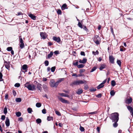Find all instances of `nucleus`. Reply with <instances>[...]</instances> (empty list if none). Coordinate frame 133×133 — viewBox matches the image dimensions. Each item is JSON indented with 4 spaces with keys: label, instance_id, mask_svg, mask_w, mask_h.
I'll list each match as a JSON object with an SVG mask.
<instances>
[{
    "label": "nucleus",
    "instance_id": "f257e3e1",
    "mask_svg": "<svg viewBox=\"0 0 133 133\" xmlns=\"http://www.w3.org/2000/svg\"><path fill=\"white\" fill-rule=\"evenodd\" d=\"M119 114L117 113L112 114L111 115L110 118L113 121V122H117L118 120Z\"/></svg>",
    "mask_w": 133,
    "mask_h": 133
},
{
    "label": "nucleus",
    "instance_id": "f03ea898",
    "mask_svg": "<svg viewBox=\"0 0 133 133\" xmlns=\"http://www.w3.org/2000/svg\"><path fill=\"white\" fill-rule=\"evenodd\" d=\"M25 86L29 90L33 91L36 90L35 86L33 84H30L27 82L25 84Z\"/></svg>",
    "mask_w": 133,
    "mask_h": 133
},
{
    "label": "nucleus",
    "instance_id": "7ed1b4c3",
    "mask_svg": "<svg viewBox=\"0 0 133 133\" xmlns=\"http://www.w3.org/2000/svg\"><path fill=\"white\" fill-rule=\"evenodd\" d=\"M87 83V81L83 80H78L75 81L71 84V85L73 86V85H78L80 84H86Z\"/></svg>",
    "mask_w": 133,
    "mask_h": 133
},
{
    "label": "nucleus",
    "instance_id": "20e7f679",
    "mask_svg": "<svg viewBox=\"0 0 133 133\" xmlns=\"http://www.w3.org/2000/svg\"><path fill=\"white\" fill-rule=\"evenodd\" d=\"M50 84L51 87L52 88L54 87L56 88L58 85L57 82L55 83V82L53 80H51Z\"/></svg>",
    "mask_w": 133,
    "mask_h": 133
},
{
    "label": "nucleus",
    "instance_id": "39448f33",
    "mask_svg": "<svg viewBox=\"0 0 133 133\" xmlns=\"http://www.w3.org/2000/svg\"><path fill=\"white\" fill-rule=\"evenodd\" d=\"M58 99L62 102L64 103H69V102L67 100L64 99L60 96H58Z\"/></svg>",
    "mask_w": 133,
    "mask_h": 133
},
{
    "label": "nucleus",
    "instance_id": "423d86ee",
    "mask_svg": "<svg viewBox=\"0 0 133 133\" xmlns=\"http://www.w3.org/2000/svg\"><path fill=\"white\" fill-rule=\"evenodd\" d=\"M41 85L39 83H38L37 85V90L40 92H41L42 90V88L41 87Z\"/></svg>",
    "mask_w": 133,
    "mask_h": 133
},
{
    "label": "nucleus",
    "instance_id": "0eeeda50",
    "mask_svg": "<svg viewBox=\"0 0 133 133\" xmlns=\"http://www.w3.org/2000/svg\"><path fill=\"white\" fill-rule=\"evenodd\" d=\"M40 35L41 37L43 39H45L47 37V35L45 32H41Z\"/></svg>",
    "mask_w": 133,
    "mask_h": 133
},
{
    "label": "nucleus",
    "instance_id": "6e6552de",
    "mask_svg": "<svg viewBox=\"0 0 133 133\" xmlns=\"http://www.w3.org/2000/svg\"><path fill=\"white\" fill-rule=\"evenodd\" d=\"M125 102L127 103L130 104L132 102V99L131 97L126 98L125 100Z\"/></svg>",
    "mask_w": 133,
    "mask_h": 133
},
{
    "label": "nucleus",
    "instance_id": "1a4fd4ad",
    "mask_svg": "<svg viewBox=\"0 0 133 133\" xmlns=\"http://www.w3.org/2000/svg\"><path fill=\"white\" fill-rule=\"evenodd\" d=\"M53 39L54 40L56 41L57 42L59 43L61 41V39L59 37H56L54 36L53 37Z\"/></svg>",
    "mask_w": 133,
    "mask_h": 133
},
{
    "label": "nucleus",
    "instance_id": "9d476101",
    "mask_svg": "<svg viewBox=\"0 0 133 133\" xmlns=\"http://www.w3.org/2000/svg\"><path fill=\"white\" fill-rule=\"evenodd\" d=\"M78 26L80 27L81 28H83V29L87 31V29L86 28V26H84L83 27L82 24L80 22H79L78 24Z\"/></svg>",
    "mask_w": 133,
    "mask_h": 133
},
{
    "label": "nucleus",
    "instance_id": "9b49d317",
    "mask_svg": "<svg viewBox=\"0 0 133 133\" xmlns=\"http://www.w3.org/2000/svg\"><path fill=\"white\" fill-rule=\"evenodd\" d=\"M5 123L6 126L8 127L10 125V121L8 117L6 118Z\"/></svg>",
    "mask_w": 133,
    "mask_h": 133
},
{
    "label": "nucleus",
    "instance_id": "f8f14e48",
    "mask_svg": "<svg viewBox=\"0 0 133 133\" xmlns=\"http://www.w3.org/2000/svg\"><path fill=\"white\" fill-rule=\"evenodd\" d=\"M28 15L32 19L34 20H35L36 19V17L35 15H33L29 13V14H28Z\"/></svg>",
    "mask_w": 133,
    "mask_h": 133
},
{
    "label": "nucleus",
    "instance_id": "ddd939ff",
    "mask_svg": "<svg viewBox=\"0 0 133 133\" xmlns=\"http://www.w3.org/2000/svg\"><path fill=\"white\" fill-rule=\"evenodd\" d=\"M5 66L6 67V68L9 70V69L10 67V66L9 64V62L8 63L7 62L5 61Z\"/></svg>",
    "mask_w": 133,
    "mask_h": 133
},
{
    "label": "nucleus",
    "instance_id": "4468645a",
    "mask_svg": "<svg viewBox=\"0 0 133 133\" xmlns=\"http://www.w3.org/2000/svg\"><path fill=\"white\" fill-rule=\"evenodd\" d=\"M87 61V59H83L82 60L80 59L79 62L80 63L84 64L86 63Z\"/></svg>",
    "mask_w": 133,
    "mask_h": 133
},
{
    "label": "nucleus",
    "instance_id": "2eb2a0df",
    "mask_svg": "<svg viewBox=\"0 0 133 133\" xmlns=\"http://www.w3.org/2000/svg\"><path fill=\"white\" fill-rule=\"evenodd\" d=\"M67 5L66 4H64L61 7V9L62 10H63L65 9H67Z\"/></svg>",
    "mask_w": 133,
    "mask_h": 133
},
{
    "label": "nucleus",
    "instance_id": "dca6fc26",
    "mask_svg": "<svg viewBox=\"0 0 133 133\" xmlns=\"http://www.w3.org/2000/svg\"><path fill=\"white\" fill-rule=\"evenodd\" d=\"M83 92V90L82 89H78V91L76 92V93L78 94H80L82 93Z\"/></svg>",
    "mask_w": 133,
    "mask_h": 133
},
{
    "label": "nucleus",
    "instance_id": "f3484780",
    "mask_svg": "<svg viewBox=\"0 0 133 133\" xmlns=\"http://www.w3.org/2000/svg\"><path fill=\"white\" fill-rule=\"evenodd\" d=\"M127 108L128 110L130 112L133 111V109L131 106H128L127 107Z\"/></svg>",
    "mask_w": 133,
    "mask_h": 133
},
{
    "label": "nucleus",
    "instance_id": "a211bd4d",
    "mask_svg": "<svg viewBox=\"0 0 133 133\" xmlns=\"http://www.w3.org/2000/svg\"><path fill=\"white\" fill-rule=\"evenodd\" d=\"M43 88L44 90L45 91H47L48 89V87L46 85H43Z\"/></svg>",
    "mask_w": 133,
    "mask_h": 133
},
{
    "label": "nucleus",
    "instance_id": "6ab92c4d",
    "mask_svg": "<svg viewBox=\"0 0 133 133\" xmlns=\"http://www.w3.org/2000/svg\"><path fill=\"white\" fill-rule=\"evenodd\" d=\"M104 86V85L101 84V83L97 87V89H99L102 88L103 86Z\"/></svg>",
    "mask_w": 133,
    "mask_h": 133
},
{
    "label": "nucleus",
    "instance_id": "aec40b11",
    "mask_svg": "<svg viewBox=\"0 0 133 133\" xmlns=\"http://www.w3.org/2000/svg\"><path fill=\"white\" fill-rule=\"evenodd\" d=\"M64 80V78H61L60 79H59L58 80V81H57V83L58 84H59V83L63 81Z\"/></svg>",
    "mask_w": 133,
    "mask_h": 133
},
{
    "label": "nucleus",
    "instance_id": "412c9836",
    "mask_svg": "<svg viewBox=\"0 0 133 133\" xmlns=\"http://www.w3.org/2000/svg\"><path fill=\"white\" fill-rule=\"evenodd\" d=\"M27 111L28 113H31V112L32 111V110L31 108H29L27 109Z\"/></svg>",
    "mask_w": 133,
    "mask_h": 133
},
{
    "label": "nucleus",
    "instance_id": "4be33fe9",
    "mask_svg": "<svg viewBox=\"0 0 133 133\" xmlns=\"http://www.w3.org/2000/svg\"><path fill=\"white\" fill-rule=\"evenodd\" d=\"M36 122L37 124H39L41 123L42 122L41 120L39 118L37 119L36 120Z\"/></svg>",
    "mask_w": 133,
    "mask_h": 133
},
{
    "label": "nucleus",
    "instance_id": "5701e85b",
    "mask_svg": "<svg viewBox=\"0 0 133 133\" xmlns=\"http://www.w3.org/2000/svg\"><path fill=\"white\" fill-rule=\"evenodd\" d=\"M41 104L40 103H36V106L38 108H39L41 106Z\"/></svg>",
    "mask_w": 133,
    "mask_h": 133
},
{
    "label": "nucleus",
    "instance_id": "b1692460",
    "mask_svg": "<svg viewBox=\"0 0 133 133\" xmlns=\"http://www.w3.org/2000/svg\"><path fill=\"white\" fill-rule=\"evenodd\" d=\"M53 118L52 116H48L47 118V119L48 121H50L51 120H53Z\"/></svg>",
    "mask_w": 133,
    "mask_h": 133
},
{
    "label": "nucleus",
    "instance_id": "393cba45",
    "mask_svg": "<svg viewBox=\"0 0 133 133\" xmlns=\"http://www.w3.org/2000/svg\"><path fill=\"white\" fill-rule=\"evenodd\" d=\"M53 53L52 52H51L48 55V58H50L53 55Z\"/></svg>",
    "mask_w": 133,
    "mask_h": 133
},
{
    "label": "nucleus",
    "instance_id": "a878e982",
    "mask_svg": "<svg viewBox=\"0 0 133 133\" xmlns=\"http://www.w3.org/2000/svg\"><path fill=\"white\" fill-rule=\"evenodd\" d=\"M27 65H24L22 66V69L23 70H26L27 68Z\"/></svg>",
    "mask_w": 133,
    "mask_h": 133
},
{
    "label": "nucleus",
    "instance_id": "bb28decb",
    "mask_svg": "<svg viewBox=\"0 0 133 133\" xmlns=\"http://www.w3.org/2000/svg\"><path fill=\"white\" fill-rule=\"evenodd\" d=\"M16 101L17 102H19L21 101V99L19 98H17L16 99Z\"/></svg>",
    "mask_w": 133,
    "mask_h": 133
},
{
    "label": "nucleus",
    "instance_id": "cd10ccee",
    "mask_svg": "<svg viewBox=\"0 0 133 133\" xmlns=\"http://www.w3.org/2000/svg\"><path fill=\"white\" fill-rule=\"evenodd\" d=\"M19 46L21 49H22L24 46V43H20V44H19Z\"/></svg>",
    "mask_w": 133,
    "mask_h": 133
},
{
    "label": "nucleus",
    "instance_id": "c85d7f7f",
    "mask_svg": "<svg viewBox=\"0 0 133 133\" xmlns=\"http://www.w3.org/2000/svg\"><path fill=\"white\" fill-rule=\"evenodd\" d=\"M111 84L112 86H114L116 84V83L114 80H113L111 81Z\"/></svg>",
    "mask_w": 133,
    "mask_h": 133
},
{
    "label": "nucleus",
    "instance_id": "c756f323",
    "mask_svg": "<svg viewBox=\"0 0 133 133\" xmlns=\"http://www.w3.org/2000/svg\"><path fill=\"white\" fill-rule=\"evenodd\" d=\"M105 65H101V66L99 68V69L100 70H102L103 69H104L105 67Z\"/></svg>",
    "mask_w": 133,
    "mask_h": 133
},
{
    "label": "nucleus",
    "instance_id": "7c9ffc66",
    "mask_svg": "<svg viewBox=\"0 0 133 133\" xmlns=\"http://www.w3.org/2000/svg\"><path fill=\"white\" fill-rule=\"evenodd\" d=\"M117 63L120 66H121V63L120 60L118 59H117Z\"/></svg>",
    "mask_w": 133,
    "mask_h": 133
},
{
    "label": "nucleus",
    "instance_id": "2f4dec72",
    "mask_svg": "<svg viewBox=\"0 0 133 133\" xmlns=\"http://www.w3.org/2000/svg\"><path fill=\"white\" fill-rule=\"evenodd\" d=\"M84 66V65L83 64H81L78 65L77 67L78 68H81L83 67Z\"/></svg>",
    "mask_w": 133,
    "mask_h": 133
},
{
    "label": "nucleus",
    "instance_id": "473e14b6",
    "mask_svg": "<svg viewBox=\"0 0 133 133\" xmlns=\"http://www.w3.org/2000/svg\"><path fill=\"white\" fill-rule=\"evenodd\" d=\"M99 40H100V39H97L96 40L94 41V42L97 44H98L99 43Z\"/></svg>",
    "mask_w": 133,
    "mask_h": 133
},
{
    "label": "nucleus",
    "instance_id": "72a5a7b5",
    "mask_svg": "<svg viewBox=\"0 0 133 133\" xmlns=\"http://www.w3.org/2000/svg\"><path fill=\"white\" fill-rule=\"evenodd\" d=\"M16 115L17 117H19L21 115V113L20 112H18L16 113Z\"/></svg>",
    "mask_w": 133,
    "mask_h": 133
},
{
    "label": "nucleus",
    "instance_id": "f704fd0d",
    "mask_svg": "<svg viewBox=\"0 0 133 133\" xmlns=\"http://www.w3.org/2000/svg\"><path fill=\"white\" fill-rule=\"evenodd\" d=\"M115 92L113 90H111L110 92V94L111 95L113 96L115 94Z\"/></svg>",
    "mask_w": 133,
    "mask_h": 133
},
{
    "label": "nucleus",
    "instance_id": "c9c22d12",
    "mask_svg": "<svg viewBox=\"0 0 133 133\" xmlns=\"http://www.w3.org/2000/svg\"><path fill=\"white\" fill-rule=\"evenodd\" d=\"M92 54H93L95 55L98 54V51L96 50V52L93 51Z\"/></svg>",
    "mask_w": 133,
    "mask_h": 133
},
{
    "label": "nucleus",
    "instance_id": "e433bc0d",
    "mask_svg": "<svg viewBox=\"0 0 133 133\" xmlns=\"http://www.w3.org/2000/svg\"><path fill=\"white\" fill-rule=\"evenodd\" d=\"M110 62L112 63H114V59H109Z\"/></svg>",
    "mask_w": 133,
    "mask_h": 133
},
{
    "label": "nucleus",
    "instance_id": "4c0bfd02",
    "mask_svg": "<svg viewBox=\"0 0 133 133\" xmlns=\"http://www.w3.org/2000/svg\"><path fill=\"white\" fill-rule=\"evenodd\" d=\"M80 130L81 131H84V129L83 127L80 126Z\"/></svg>",
    "mask_w": 133,
    "mask_h": 133
},
{
    "label": "nucleus",
    "instance_id": "58836bf2",
    "mask_svg": "<svg viewBox=\"0 0 133 133\" xmlns=\"http://www.w3.org/2000/svg\"><path fill=\"white\" fill-rule=\"evenodd\" d=\"M4 113L5 114H6L7 112V109L6 107H5L4 109Z\"/></svg>",
    "mask_w": 133,
    "mask_h": 133
},
{
    "label": "nucleus",
    "instance_id": "ea45409f",
    "mask_svg": "<svg viewBox=\"0 0 133 133\" xmlns=\"http://www.w3.org/2000/svg\"><path fill=\"white\" fill-rule=\"evenodd\" d=\"M44 64L46 66H47L49 65V62L48 61H46L44 62Z\"/></svg>",
    "mask_w": 133,
    "mask_h": 133
},
{
    "label": "nucleus",
    "instance_id": "a19ab883",
    "mask_svg": "<svg viewBox=\"0 0 133 133\" xmlns=\"http://www.w3.org/2000/svg\"><path fill=\"white\" fill-rule=\"evenodd\" d=\"M55 66L52 67L51 68V71L52 72H54L55 71Z\"/></svg>",
    "mask_w": 133,
    "mask_h": 133
},
{
    "label": "nucleus",
    "instance_id": "79ce46f5",
    "mask_svg": "<svg viewBox=\"0 0 133 133\" xmlns=\"http://www.w3.org/2000/svg\"><path fill=\"white\" fill-rule=\"evenodd\" d=\"M59 52L57 50L55 51L54 52V54L55 55H57V54H59Z\"/></svg>",
    "mask_w": 133,
    "mask_h": 133
},
{
    "label": "nucleus",
    "instance_id": "37998d69",
    "mask_svg": "<svg viewBox=\"0 0 133 133\" xmlns=\"http://www.w3.org/2000/svg\"><path fill=\"white\" fill-rule=\"evenodd\" d=\"M55 112L56 114L58 115L59 116H61V114L59 112L56 111H55Z\"/></svg>",
    "mask_w": 133,
    "mask_h": 133
},
{
    "label": "nucleus",
    "instance_id": "c03bdc74",
    "mask_svg": "<svg viewBox=\"0 0 133 133\" xmlns=\"http://www.w3.org/2000/svg\"><path fill=\"white\" fill-rule=\"evenodd\" d=\"M7 50L8 51H11L12 50V48L11 47H9L7 48Z\"/></svg>",
    "mask_w": 133,
    "mask_h": 133
},
{
    "label": "nucleus",
    "instance_id": "a18cd8bd",
    "mask_svg": "<svg viewBox=\"0 0 133 133\" xmlns=\"http://www.w3.org/2000/svg\"><path fill=\"white\" fill-rule=\"evenodd\" d=\"M96 69V67H94L91 69L90 72H92L95 71Z\"/></svg>",
    "mask_w": 133,
    "mask_h": 133
},
{
    "label": "nucleus",
    "instance_id": "49530a36",
    "mask_svg": "<svg viewBox=\"0 0 133 133\" xmlns=\"http://www.w3.org/2000/svg\"><path fill=\"white\" fill-rule=\"evenodd\" d=\"M96 96L98 98H100L102 96V95L101 94H99L98 95H96Z\"/></svg>",
    "mask_w": 133,
    "mask_h": 133
},
{
    "label": "nucleus",
    "instance_id": "de8ad7c7",
    "mask_svg": "<svg viewBox=\"0 0 133 133\" xmlns=\"http://www.w3.org/2000/svg\"><path fill=\"white\" fill-rule=\"evenodd\" d=\"M117 122H115V123L113 124V126L115 127H116L117 126Z\"/></svg>",
    "mask_w": 133,
    "mask_h": 133
},
{
    "label": "nucleus",
    "instance_id": "09e8293b",
    "mask_svg": "<svg viewBox=\"0 0 133 133\" xmlns=\"http://www.w3.org/2000/svg\"><path fill=\"white\" fill-rule=\"evenodd\" d=\"M97 113V112L96 111H94L92 112H90L88 113V114H96Z\"/></svg>",
    "mask_w": 133,
    "mask_h": 133
},
{
    "label": "nucleus",
    "instance_id": "8fccbe9b",
    "mask_svg": "<svg viewBox=\"0 0 133 133\" xmlns=\"http://www.w3.org/2000/svg\"><path fill=\"white\" fill-rule=\"evenodd\" d=\"M61 11L60 10H58L57 11V12L58 14H61Z\"/></svg>",
    "mask_w": 133,
    "mask_h": 133
},
{
    "label": "nucleus",
    "instance_id": "3c124183",
    "mask_svg": "<svg viewBox=\"0 0 133 133\" xmlns=\"http://www.w3.org/2000/svg\"><path fill=\"white\" fill-rule=\"evenodd\" d=\"M42 112L43 114H45L46 113V109H43L42 111Z\"/></svg>",
    "mask_w": 133,
    "mask_h": 133
},
{
    "label": "nucleus",
    "instance_id": "603ef678",
    "mask_svg": "<svg viewBox=\"0 0 133 133\" xmlns=\"http://www.w3.org/2000/svg\"><path fill=\"white\" fill-rule=\"evenodd\" d=\"M20 86V84L18 83H16L15 85V86L16 87H18Z\"/></svg>",
    "mask_w": 133,
    "mask_h": 133
},
{
    "label": "nucleus",
    "instance_id": "864d4df0",
    "mask_svg": "<svg viewBox=\"0 0 133 133\" xmlns=\"http://www.w3.org/2000/svg\"><path fill=\"white\" fill-rule=\"evenodd\" d=\"M59 94L61 96L63 97H65V95L66 94H64V93H59Z\"/></svg>",
    "mask_w": 133,
    "mask_h": 133
},
{
    "label": "nucleus",
    "instance_id": "5fc2aeb1",
    "mask_svg": "<svg viewBox=\"0 0 133 133\" xmlns=\"http://www.w3.org/2000/svg\"><path fill=\"white\" fill-rule=\"evenodd\" d=\"M18 120L22 122L23 120V118L22 117H20L18 118Z\"/></svg>",
    "mask_w": 133,
    "mask_h": 133
},
{
    "label": "nucleus",
    "instance_id": "6e6d98bb",
    "mask_svg": "<svg viewBox=\"0 0 133 133\" xmlns=\"http://www.w3.org/2000/svg\"><path fill=\"white\" fill-rule=\"evenodd\" d=\"M5 116L4 115H2L1 116V119L2 120H4L5 119Z\"/></svg>",
    "mask_w": 133,
    "mask_h": 133
},
{
    "label": "nucleus",
    "instance_id": "4d7b16f0",
    "mask_svg": "<svg viewBox=\"0 0 133 133\" xmlns=\"http://www.w3.org/2000/svg\"><path fill=\"white\" fill-rule=\"evenodd\" d=\"M97 130L98 132V133H99V132H100V128L99 127H97Z\"/></svg>",
    "mask_w": 133,
    "mask_h": 133
},
{
    "label": "nucleus",
    "instance_id": "13d9d810",
    "mask_svg": "<svg viewBox=\"0 0 133 133\" xmlns=\"http://www.w3.org/2000/svg\"><path fill=\"white\" fill-rule=\"evenodd\" d=\"M86 84H85V85H84V89L85 90H87V89L88 88V85H87Z\"/></svg>",
    "mask_w": 133,
    "mask_h": 133
},
{
    "label": "nucleus",
    "instance_id": "bf43d9fd",
    "mask_svg": "<svg viewBox=\"0 0 133 133\" xmlns=\"http://www.w3.org/2000/svg\"><path fill=\"white\" fill-rule=\"evenodd\" d=\"M81 55L85 56V54L84 52L83 51H81Z\"/></svg>",
    "mask_w": 133,
    "mask_h": 133
},
{
    "label": "nucleus",
    "instance_id": "052dcab7",
    "mask_svg": "<svg viewBox=\"0 0 133 133\" xmlns=\"http://www.w3.org/2000/svg\"><path fill=\"white\" fill-rule=\"evenodd\" d=\"M85 71V70L84 69H81L80 70L79 72L80 73L84 72Z\"/></svg>",
    "mask_w": 133,
    "mask_h": 133
},
{
    "label": "nucleus",
    "instance_id": "680f3d73",
    "mask_svg": "<svg viewBox=\"0 0 133 133\" xmlns=\"http://www.w3.org/2000/svg\"><path fill=\"white\" fill-rule=\"evenodd\" d=\"M78 62L77 61L75 63H73V64L74 65H78Z\"/></svg>",
    "mask_w": 133,
    "mask_h": 133
},
{
    "label": "nucleus",
    "instance_id": "e2e57ef3",
    "mask_svg": "<svg viewBox=\"0 0 133 133\" xmlns=\"http://www.w3.org/2000/svg\"><path fill=\"white\" fill-rule=\"evenodd\" d=\"M20 43H23V41L22 38L20 37Z\"/></svg>",
    "mask_w": 133,
    "mask_h": 133
},
{
    "label": "nucleus",
    "instance_id": "0e129e2a",
    "mask_svg": "<svg viewBox=\"0 0 133 133\" xmlns=\"http://www.w3.org/2000/svg\"><path fill=\"white\" fill-rule=\"evenodd\" d=\"M22 14H23L21 12H18L17 13V14L16 15H17L19 16V15H22Z\"/></svg>",
    "mask_w": 133,
    "mask_h": 133
},
{
    "label": "nucleus",
    "instance_id": "69168bd1",
    "mask_svg": "<svg viewBox=\"0 0 133 133\" xmlns=\"http://www.w3.org/2000/svg\"><path fill=\"white\" fill-rule=\"evenodd\" d=\"M72 76H76V77H78V75H77L76 74H75V73H73L72 75Z\"/></svg>",
    "mask_w": 133,
    "mask_h": 133
},
{
    "label": "nucleus",
    "instance_id": "338daca9",
    "mask_svg": "<svg viewBox=\"0 0 133 133\" xmlns=\"http://www.w3.org/2000/svg\"><path fill=\"white\" fill-rule=\"evenodd\" d=\"M107 81V79H105V80L104 81H103V82L101 83V84L103 85L104 83H105V82Z\"/></svg>",
    "mask_w": 133,
    "mask_h": 133
},
{
    "label": "nucleus",
    "instance_id": "774afa93",
    "mask_svg": "<svg viewBox=\"0 0 133 133\" xmlns=\"http://www.w3.org/2000/svg\"><path fill=\"white\" fill-rule=\"evenodd\" d=\"M13 92L14 96H15L16 94V91H13Z\"/></svg>",
    "mask_w": 133,
    "mask_h": 133
}]
</instances>
